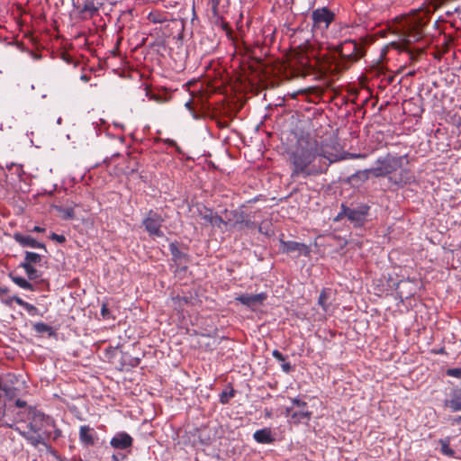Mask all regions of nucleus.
<instances>
[{"label":"nucleus","mask_w":461,"mask_h":461,"mask_svg":"<svg viewBox=\"0 0 461 461\" xmlns=\"http://www.w3.org/2000/svg\"><path fill=\"white\" fill-rule=\"evenodd\" d=\"M164 219L158 212L149 210L142 220V226L150 237H164L161 230Z\"/></svg>","instance_id":"8"},{"label":"nucleus","mask_w":461,"mask_h":461,"mask_svg":"<svg viewBox=\"0 0 461 461\" xmlns=\"http://www.w3.org/2000/svg\"><path fill=\"white\" fill-rule=\"evenodd\" d=\"M24 309L32 316H35V315L42 316V313L40 312L39 309L29 303Z\"/></svg>","instance_id":"41"},{"label":"nucleus","mask_w":461,"mask_h":461,"mask_svg":"<svg viewBox=\"0 0 461 461\" xmlns=\"http://www.w3.org/2000/svg\"><path fill=\"white\" fill-rule=\"evenodd\" d=\"M13 302H14V300H12V297H10V298H8V299H6V300H5V301H4L5 304V305H8V306H10V305L12 304V303H13Z\"/></svg>","instance_id":"58"},{"label":"nucleus","mask_w":461,"mask_h":461,"mask_svg":"<svg viewBox=\"0 0 461 461\" xmlns=\"http://www.w3.org/2000/svg\"><path fill=\"white\" fill-rule=\"evenodd\" d=\"M44 230H45V229L42 227H40V226H35L33 228V231H35V232H43Z\"/></svg>","instance_id":"57"},{"label":"nucleus","mask_w":461,"mask_h":461,"mask_svg":"<svg viewBox=\"0 0 461 461\" xmlns=\"http://www.w3.org/2000/svg\"><path fill=\"white\" fill-rule=\"evenodd\" d=\"M125 458H126V456L123 454H119V455L113 454L112 456V461H122Z\"/></svg>","instance_id":"50"},{"label":"nucleus","mask_w":461,"mask_h":461,"mask_svg":"<svg viewBox=\"0 0 461 461\" xmlns=\"http://www.w3.org/2000/svg\"><path fill=\"white\" fill-rule=\"evenodd\" d=\"M8 276L19 287L24 290L34 291V285L31 284L29 281H27L25 278L15 276L14 273H9Z\"/></svg>","instance_id":"24"},{"label":"nucleus","mask_w":461,"mask_h":461,"mask_svg":"<svg viewBox=\"0 0 461 461\" xmlns=\"http://www.w3.org/2000/svg\"><path fill=\"white\" fill-rule=\"evenodd\" d=\"M26 405V402L21 399L15 401V406L18 408H23Z\"/></svg>","instance_id":"51"},{"label":"nucleus","mask_w":461,"mask_h":461,"mask_svg":"<svg viewBox=\"0 0 461 461\" xmlns=\"http://www.w3.org/2000/svg\"><path fill=\"white\" fill-rule=\"evenodd\" d=\"M226 221H228V225L236 228L238 227L240 230L242 229L241 224L244 221V216L246 214L245 212L241 210H232L230 212H227Z\"/></svg>","instance_id":"18"},{"label":"nucleus","mask_w":461,"mask_h":461,"mask_svg":"<svg viewBox=\"0 0 461 461\" xmlns=\"http://www.w3.org/2000/svg\"><path fill=\"white\" fill-rule=\"evenodd\" d=\"M72 5L82 19L93 18L99 15L103 7L102 0H71Z\"/></svg>","instance_id":"7"},{"label":"nucleus","mask_w":461,"mask_h":461,"mask_svg":"<svg viewBox=\"0 0 461 461\" xmlns=\"http://www.w3.org/2000/svg\"><path fill=\"white\" fill-rule=\"evenodd\" d=\"M241 226H242V229L243 228L252 229V228L257 227L258 225L254 221H252L250 218H249V215L246 213L244 216V221L241 224Z\"/></svg>","instance_id":"39"},{"label":"nucleus","mask_w":461,"mask_h":461,"mask_svg":"<svg viewBox=\"0 0 461 461\" xmlns=\"http://www.w3.org/2000/svg\"><path fill=\"white\" fill-rule=\"evenodd\" d=\"M146 96L149 97V100H153L155 102H161L162 98L159 95L153 93L148 87H145Z\"/></svg>","instance_id":"40"},{"label":"nucleus","mask_w":461,"mask_h":461,"mask_svg":"<svg viewBox=\"0 0 461 461\" xmlns=\"http://www.w3.org/2000/svg\"><path fill=\"white\" fill-rule=\"evenodd\" d=\"M173 300H174L175 305L177 308L183 310L185 305H187L191 303L192 297L177 295L176 297L173 298Z\"/></svg>","instance_id":"33"},{"label":"nucleus","mask_w":461,"mask_h":461,"mask_svg":"<svg viewBox=\"0 0 461 461\" xmlns=\"http://www.w3.org/2000/svg\"><path fill=\"white\" fill-rule=\"evenodd\" d=\"M101 315L104 319H109L111 317L110 310L106 303H103L101 307Z\"/></svg>","instance_id":"45"},{"label":"nucleus","mask_w":461,"mask_h":461,"mask_svg":"<svg viewBox=\"0 0 461 461\" xmlns=\"http://www.w3.org/2000/svg\"><path fill=\"white\" fill-rule=\"evenodd\" d=\"M366 158L365 154H356V153H350V152H343L342 154H334V153H329V158L331 160V164L337 161L349 159V158Z\"/></svg>","instance_id":"23"},{"label":"nucleus","mask_w":461,"mask_h":461,"mask_svg":"<svg viewBox=\"0 0 461 461\" xmlns=\"http://www.w3.org/2000/svg\"><path fill=\"white\" fill-rule=\"evenodd\" d=\"M448 376L461 378V367L459 368H449L446 373Z\"/></svg>","instance_id":"42"},{"label":"nucleus","mask_w":461,"mask_h":461,"mask_svg":"<svg viewBox=\"0 0 461 461\" xmlns=\"http://www.w3.org/2000/svg\"><path fill=\"white\" fill-rule=\"evenodd\" d=\"M133 444L132 437L125 431H119L111 438L110 445L114 449L125 450Z\"/></svg>","instance_id":"12"},{"label":"nucleus","mask_w":461,"mask_h":461,"mask_svg":"<svg viewBox=\"0 0 461 461\" xmlns=\"http://www.w3.org/2000/svg\"><path fill=\"white\" fill-rule=\"evenodd\" d=\"M281 369L284 373L289 374L293 370V366L289 362H283L281 365Z\"/></svg>","instance_id":"48"},{"label":"nucleus","mask_w":461,"mask_h":461,"mask_svg":"<svg viewBox=\"0 0 461 461\" xmlns=\"http://www.w3.org/2000/svg\"><path fill=\"white\" fill-rule=\"evenodd\" d=\"M57 211L62 214V219L64 220H73L75 218V212L72 207H56Z\"/></svg>","instance_id":"31"},{"label":"nucleus","mask_w":461,"mask_h":461,"mask_svg":"<svg viewBox=\"0 0 461 461\" xmlns=\"http://www.w3.org/2000/svg\"><path fill=\"white\" fill-rule=\"evenodd\" d=\"M267 298L266 293L257 294H242L235 298V301L249 309H254L256 306L262 305Z\"/></svg>","instance_id":"11"},{"label":"nucleus","mask_w":461,"mask_h":461,"mask_svg":"<svg viewBox=\"0 0 461 461\" xmlns=\"http://www.w3.org/2000/svg\"><path fill=\"white\" fill-rule=\"evenodd\" d=\"M61 122H62V118L61 117L58 118L57 123L58 124H61Z\"/></svg>","instance_id":"60"},{"label":"nucleus","mask_w":461,"mask_h":461,"mask_svg":"<svg viewBox=\"0 0 461 461\" xmlns=\"http://www.w3.org/2000/svg\"><path fill=\"white\" fill-rule=\"evenodd\" d=\"M197 211L198 216L204 220L206 222L211 224L212 217L214 215L212 209L203 205L201 207H198Z\"/></svg>","instance_id":"28"},{"label":"nucleus","mask_w":461,"mask_h":461,"mask_svg":"<svg viewBox=\"0 0 461 461\" xmlns=\"http://www.w3.org/2000/svg\"><path fill=\"white\" fill-rule=\"evenodd\" d=\"M312 31L323 33L335 19V14L328 7H319L312 12Z\"/></svg>","instance_id":"6"},{"label":"nucleus","mask_w":461,"mask_h":461,"mask_svg":"<svg viewBox=\"0 0 461 461\" xmlns=\"http://www.w3.org/2000/svg\"><path fill=\"white\" fill-rule=\"evenodd\" d=\"M148 20L152 23H162L167 21L163 13L153 11L148 14Z\"/></svg>","instance_id":"29"},{"label":"nucleus","mask_w":461,"mask_h":461,"mask_svg":"<svg viewBox=\"0 0 461 461\" xmlns=\"http://www.w3.org/2000/svg\"><path fill=\"white\" fill-rule=\"evenodd\" d=\"M253 438L259 444H272L276 440L270 428L256 430L253 434Z\"/></svg>","instance_id":"19"},{"label":"nucleus","mask_w":461,"mask_h":461,"mask_svg":"<svg viewBox=\"0 0 461 461\" xmlns=\"http://www.w3.org/2000/svg\"><path fill=\"white\" fill-rule=\"evenodd\" d=\"M372 204V202L360 197L345 201L340 204V210L334 221L346 220L353 228H364L373 217Z\"/></svg>","instance_id":"3"},{"label":"nucleus","mask_w":461,"mask_h":461,"mask_svg":"<svg viewBox=\"0 0 461 461\" xmlns=\"http://www.w3.org/2000/svg\"><path fill=\"white\" fill-rule=\"evenodd\" d=\"M211 225L217 228H221L222 226H227L228 221L226 220H223L221 216L214 213Z\"/></svg>","instance_id":"37"},{"label":"nucleus","mask_w":461,"mask_h":461,"mask_svg":"<svg viewBox=\"0 0 461 461\" xmlns=\"http://www.w3.org/2000/svg\"><path fill=\"white\" fill-rule=\"evenodd\" d=\"M162 141L164 143L171 146V147L176 148V150L177 153H179V154L183 153L182 149L177 146L176 142L174 140H172V139H166V140H163Z\"/></svg>","instance_id":"43"},{"label":"nucleus","mask_w":461,"mask_h":461,"mask_svg":"<svg viewBox=\"0 0 461 461\" xmlns=\"http://www.w3.org/2000/svg\"><path fill=\"white\" fill-rule=\"evenodd\" d=\"M365 55V46L363 41L347 39L343 41L337 48L336 55L331 60L316 59L314 62L307 61L303 65V72L310 74L314 71L318 66L322 74H332L341 70L348 69L353 63L357 61Z\"/></svg>","instance_id":"2"},{"label":"nucleus","mask_w":461,"mask_h":461,"mask_svg":"<svg viewBox=\"0 0 461 461\" xmlns=\"http://www.w3.org/2000/svg\"><path fill=\"white\" fill-rule=\"evenodd\" d=\"M122 360L125 364L131 367H136L140 363V358L138 357H132L128 353H123Z\"/></svg>","instance_id":"32"},{"label":"nucleus","mask_w":461,"mask_h":461,"mask_svg":"<svg viewBox=\"0 0 461 461\" xmlns=\"http://www.w3.org/2000/svg\"><path fill=\"white\" fill-rule=\"evenodd\" d=\"M52 240L59 243V244H63L65 243L66 241V238L64 235H59V234H57V233H51L50 237Z\"/></svg>","instance_id":"44"},{"label":"nucleus","mask_w":461,"mask_h":461,"mask_svg":"<svg viewBox=\"0 0 461 461\" xmlns=\"http://www.w3.org/2000/svg\"><path fill=\"white\" fill-rule=\"evenodd\" d=\"M20 267L23 268L29 280H35L41 277V273L37 270L33 266H30L27 264H20Z\"/></svg>","instance_id":"27"},{"label":"nucleus","mask_w":461,"mask_h":461,"mask_svg":"<svg viewBox=\"0 0 461 461\" xmlns=\"http://www.w3.org/2000/svg\"><path fill=\"white\" fill-rule=\"evenodd\" d=\"M15 430H17L19 434L32 446L37 447L38 445L41 444L47 448H50V447L46 443L45 439L41 436H34L30 432L22 431L18 428H16Z\"/></svg>","instance_id":"20"},{"label":"nucleus","mask_w":461,"mask_h":461,"mask_svg":"<svg viewBox=\"0 0 461 461\" xmlns=\"http://www.w3.org/2000/svg\"><path fill=\"white\" fill-rule=\"evenodd\" d=\"M14 239L17 243H19L23 248L29 247L32 249H42L45 251H47L45 244L37 241L32 236L23 235L22 233L17 232L14 233Z\"/></svg>","instance_id":"14"},{"label":"nucleus","mask_w":461,"mask_h":461,"mask_svg":"<svg viewBox=\"0 0 461 461\" xmlns=\"http://www.w3.org/2000/svg\"><path fill=\"white\" fill-rule=\"evenodd\" d=\"M409 283L407 281H395L393 278H389L388 280V285L392 288L396 289V296L402 302L404 298H408L410 295L412 294L411 292H410L408 294H404L403 291L402 290V287L405 285H408Z\"/></svg>","instance_id":"21"},{"label":"nucleus","mask_w":461,"mask_h":461,"mask_svg":"<svg viewBox=\"0 0 461 461\" xmlns=\"http://www.w3.org/2000/svg\"><path fill=\"white\" fill-rule=\"evenodd\" d=\"M455 423H460L461 422V415L456 417L455 420H454Z\"/></svg>","instance_id":"59"},{"label":"nucleus","mask_w":461,"mask_h":461,"mask_svg":"<svg viewBox=\"0 0 461 461\" xmlns=\"http://www.w3.org/2000/svg\"><path fill=\"white\" fill-rule=\"evenodd\" d=\"M279 243V250L284 254H295V257H300L301 255L307 256L310 253L308 246L302 242L294 240L286 241L280 239Z\"/></svg>","instance_id":"9"},{"label":"nucleus","mask_w":461,"mask_h":461,"mask_svg":"<svg viewBox=\"0 0 461 461\" xmlns=\"http://www.w3.org/2000/svg\"><path fill=\"white\" fill-rule=\"evenodd\" d=\"M236 394V391L233 388H230V391H222L220 394V402L221 404L229 403L230 400L233 398Z\"/></svg>","instance_id":"35"},{"label":"nucleus","mask_w":461,"mask_h":461,"mask_svg":"<svg viewBox=\"0 0 461 461\" xmlns=\"http://www.w3.org/2000/svg\"><path fill=\"white\" fill-rule=\"evenodd\" d=\"M168 248L172 256V261L176 266L180 267L189 262V255L179 249L177 242H171Z\"/></svg>","instance_id":"13"},{"label":"nucleus","mask_w":461,"mask_h":461,"mask_svg":"<svg viewBox=\"0 0 461 461\" xmlns=\"http://www.w3.org/2000/svg\"><path fill=\"white\" fill-rule=\"evenodd\" d=\"M400 172L398 174H393L389 176V181L399 187H402L407 185H411L416 181V177L414 173L409 169L404 167L399 168Z\"/></svg>","instance_id":"10"},{"label":"nucleus","mask_w":461,"mask_h":461,"mask_svg":"<svg viewBox=\"0 0 461 461\" xmlns=\"http://www.w3.org/2000/svg\"><path fill=\"white\" fill-rule=\"evenodd\" d=\"M60 436H61V430H60L59 429H56L54 430L53 439H57V438H59Z\"/></svg>","instance_id":"54"},{"label":"nucleus","mask_w":461,"mask_h":461,"mask_svg":"<svg viewBox=\"0 0 461 461\" xmlns=\"http://www.w3.org/2000/svg\"><path fill=\"white\" fill-rule=\"evenodd\" d=\"M0 390L3 391L9 399H13L17 395V389L6 384H0Z\"/></svg>","instance_id":"34"},{"label":"nucleus","mask_w":461,"mask_h":461,"mask_svg":"<svg viewBox=\"0 0 461 461\" xmlns=\"http://www.w3.org/2000/svg\"><path fill=\"white\" fill-rule=\"evenodd\" d=\"M9 292V289L6 286L0 285V295L5 294Z\"/></svg>","instance_id":"55"},{"label":"nucleus","mask_w":461,"mask_h":461,"mask_svg":"<svg viewBox=\"0 0 461 461\" xmlns=\"http://www.w3.org/2000/svg\"><path fill=\"white\" fill-rule=\"evenodd\" d=\"M211 6L212 17L215 21L222 19V14L227 11L230 1L229 0H210L209 4Z\"/></svg>","instance_id":"15"},{"label":"nucleus","mask_w":461,"mask_h":461,"mask_svg":"<svg viewBox=\"0 0 461 461\" xmlns=\"http://www.w3.org/2000/svg\"><path fill=\"white\" fill-rule=\"evenodd\" d=\"M258 232L270 237L274 231L272 229V223L269 221H263L258 226Z\"/></svg>","instance_id":"30"},{"label":"nucleus","mask_w":461,"mask_h":461,"mask_svg":"<svg viewBox=\"0 0 461 461\" xmlns=\"http://www.w3.org/2000/svg\"><path fill=\"white\" fill-rule=\"evenodd\" d=\"M292 406L286 407L285 415L294 424L307 423L312 418V411H308V403L300 398H291Z\"/></svg>","instance_id":"5"},{"label":"nucleus","mask_w":461,"mask_h":461,"mask_svg":"<svg viewBox=\"0 0 461 461\" xmlns=\"http://www.w3.org/2000/svg\"><path fill=\"white\" fill-rule=\"evenodd\" d=\"M79 440L86 447L95 445V432L94 429L87 425L81 426L79 429Z\"/></svg>","instance_id":"17"},{"label":"nucleus","mask_w":461,"mask_h":461,"mask_svg":"<svg viewBox=\"0 0 461 461\" xmlns=\"http://www.w3.org/2000/svg\"><path fill=\"white\" fill-rule=\"evenodd\" d=\"M409 163L408 156H397L387 154L384 157H380L377 158L375 164L376 166L371 167L369 169H366L364 171H359L357 174L353 175L351 178L359 177L361 179H367L368 176L371 174L375 177L381 176H393V173L402 168V166L407 165Z\"/></svg>","instance_id":"4"},{"label":"nucleus","mask_w":461,"mask_h":461,"mask_svg":"<svg viewBox=\"0 0 461 461\" xmlns=\"http://www.w3.org/2000/svg\"><path fill=\"white\" fill-rule=\"evenodd\" d=\"M80 79L84 82H88L89 79H90V77L86 75V74H83L81 77H80Z\"/></svg>","instance_id":"56"},{"label":"nucleus","mask_w":461,"mask_h":461,"mask_svg":"<svg viewBox=\"0 0 461 461\" xmlns=\"http://www.w3.org/2000/svg\"><path fill=\"white\" fill-rule=\"evenodd\" d=\"M185 108L191 113L192 116L194 119H198L199 118V115L197 114V113L194 110L193 106H192V102L191 101H188L185 103Z\"/></svg>","instance_id":"46"},{"label":"nucleus","mask_w":461,"mask_h":461,"mask_svg":"<svg viewBox=\"0 0 461 461\" xmlns=\"http://www.w3.org/2000/svg\"><path fill=\"white\" fill-rule=\"evenodd\" d=\"M292 178L306 179L326 173L331 160L314 139H301L290 157Z\"/></svg>","instance_id":"1"},{"label":"nucleus","mask_w":461,"mask_h":461,"mask_svg":"<svg viewBox=\"0 0 461 461\" xmlns=\"http://www.w3.org/2000/svg\"><path fill=\"white\" fill-rule=\"evenodd\" d=\"M444 405L451 409L453 412L461 411V388H456L451 391L450 398L446 399Z\"/></svg>","instance_id":"16"},{"label":"nucleus","mask_w":461,"mask_h":461,"mask_svg":"<svg viewBox=\"0 0 461 461\" xmlns=\"http://www.w3.org/2000/svg\"><path fill=\"white\" fill-rule=\"evenodd\" d=\"M455 11L458 13V12H460V11H461V9H460L459 7H457V8H456V10H455Z\"/></svg>","instance_id":"61"},{"label":"nucleus","mask_w":461,"mask_h":461,"mask_svg":"<svg viewBox=\"0 0 461 461\" xmlns=\"http://www.w3.org/2000/svg\"><path fill=\"white\" fill-rule=\"evenodd\" d=\"M28 428L30 429L31 431H32L34 433H37L40 430V428H38L36 425H34L32 422L28 424Z\"/></svg>","instance_id":"52"},{"label":"nucleus","mask_w":461,"mask_h":461,"mask_svg":"<svg viewBox=\"0 0 461 461\" xmlns=\"http://www.w3.org/2000/svg\"><path fill=\"white\" fill-rule=\"evenodd\" d=\"M133 10L131 8H127L125 10L121 11L119 17L115 23V26L118 28V32H121L124 27L125 23H128L131 20Z\"/></svg>","instance_id":"22"},{"label":"nucleus","mask_w":461,"mask_h":461,"mask_svg":"<svg viewBox=\"0 0 461 461\" xmlns=\"http://www.w3.org/2000/svg\"><path fill=\"white\" fill-rule=\"evenodd\" d=\"M441 452L447 456H454L455 451L449 447L448 443L441 441Z\"/></svg>","instance_id":"38"},{"label":"nucleus","mask_w":461,"mask_h":461,"mask_svg":"<svg viewBox=\"0 0 461 461\" xmlns=\"http://www.w3.org/2000/svg\"><path fill=\"white\" fill-rule=\"evenodd\" d=\"M41 256L38 253L26 251L24 260L21 264H27L30 266H33L35 264H41Z\"/></svg>","instance_id":"26"},{"label":"nucleus","mask_w":461,"mask_h":461,"mask_svg":"<svg viewBox=\"0 0 461 461\" xmlns=\"http://www.w3.org/2000/svg\"><path fill=\"white\" fill-rule=\"evenodd\" d=\"M12 300H14L18 305L25 308L26 305L28 304L27 302L23 301L22 298L18 297V296H13L12 297Z\"/></svg>","instance_id":"49"},{"label":"nucleus","mask_w":461,"mask_h":461,"mask_svg":"<svg viewBox=\"0 0 461 461\" xmlns=\"http://www.w3.org/2000/svg\"><path fill=\"white\" fill-rule=\"evenodd\" d=\"M34 331L38 334L47 333L49 337L55 335L53 328L44 322H36L32 325Z\"/></svg>","instance_id":"25"},{"label":"nucleus","mask_w":461,"mask_h":461,"mask_svg":"<svg viewBox=\"0 0 461 461\" xmlns=\"http://www.w3.org/2000/svg\"><path fill=\"white\" fill-rule=\"evenodd\" d=\"M217 123L221 128H227L229 126V122L227 121H218Z\"/></svg>","instance_id":"53"},{"label":"nucleus","mask_w":461,"mask_h":461,"mask_svg":"<svg viewBox=\"0 0 461 461\" xmlns=\"http://www.w3.org/2000/svg\"><path fill=\"white\" fill-rule=\"evenodd\" d=\"M272 356L280 362H284L285 360V357L277 349L273 350Z\"/></svg>","instance_id":"47"},{"label":"nucleus","mask_w":461,"mask_h":461,"mask_svg":"<svg viewBox=\"0 0 461 461\" xmlns=\"http://www.w3.org/2000/svg\"><path fill=\"white\" fill-rule=\"evenodd\" d=\"M329 298V292L326 289H323L319 296L318 303L321 306V308L327 312L329 305L327 304V300Z\"/></svg>","instance_id":"36"}]
</instances>
